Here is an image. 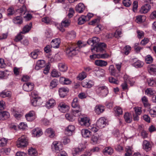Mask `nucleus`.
Wrapping results in <instances>:
<instances>
[{
  "label": "nucleus",
  "mask_w": 156,
  "mask_h": 156,
  "mask_svg": "<svg viewBox=\"0 0 156 156\" xmlns=\"http://www.w3.org/2000/svg\"><path fill=\"white\" fill-rule=\"evenodd\" d=\"M88 16V14L86 16L82 15L81 17H80L78 20V23L79 25H82L86 21L87 16Z\"/></svg>",
  "instance_id": "obj_41"
},
{
  "label": "nucleus",
  "mask_w": 156,
  "mask_h": 156,
  "mask_svg": "<svg viewBox=\"0 0 156 156\" xmlns=\"http://www.w3.org/2000/svg\"><path fill=\"white\" fill-rule=\"evenodd\" d=\"M78 98H75L72 102V106L73 108H76L78 109L73 110V114L75 116H79L82 111V108L79 105Z\"/></svg>",
  "instance_id": "obj_3"
},
{
  "label": "nucleus",
  "mask_w": 156,
  "mask_h": 156,
  "mask_svg": "<svg viewBox=\"0 0 156 156\" xmlns=\"http://www.w3.org/2000/svg\"><path fill=\"white\" fill-rule=\"evenodd\" d=\"M87 76V74L84 72H83L79 74L77 78V80H82L85 78H86Z\"/></svg>",
  "instance_id": "obj_42"
},
{
  "label": "nucleus",
  "mask_w": 156,
  "mask_h": 156,
  "mask_svg": "<svg viewBox=\"0 0 156 156\" xmlns=\"http://www.w3.org/2000/svg\"><path fill=\"white\" fill-rule=\"evenodd\" d=\"M42 21L46 24H49L51 22L50 19L48 17H45L41 19Z\"/></svg>",
  "instance_id": "obj_59"
},
{
  "label": "nucleus",
  "mask_w": 156,
  "mask_h": 156,
  "mask_svg": "<svg viewBox=\"0 0 156 156\" xmlns=\"http://www.w3.org/2000/svg\"><path fill=\"white\" fill-rule=\"evenodd\" d=\"M137 37L139 38H143L144 36V33L142 31L137 30Z\"/></svg>",
  "instance_id": "obj_62"
},
{
  "label": "nucleus",
  "mask_w": 156,
  "mask_h": 156,
  "mask_svg": "<svg viewBox=\"0 0 156 156\" xmlns=\"http://www.w3.org/2000/svg\"><path fill=\"white\" fill-rule=\"evenodd\" d=\"M66 36L68 38L71 39H73L76 37V33L73 31H69L67 33Z\"/></svg>",
  "instance_id": "obj_35"
},
{
  "label": "nucleus",
  "mask_w": 156,
  "mask_h": 156,
  "mask_svg": "<svg viewBox=\"0 0 156 156\" xmlns=\"http://www.w3.org/2000/svg\"><path fill=\"white\" fill-rule=\"evenodd\" d=\"M149 113L152 117H156V106L153 107L150 109Z\"/></svg>",
  "instance_id": "obj_47"
},
{
  "label": "nucleus",
  "mask_w": 156,
  "mask_h": 156,
  "mask_svg": "<svg viewBox=\"0 0 156 156\" xmlns=\"http://www.w3.org/2000/svg\"><path fill=\"white\" fill-rule=\"evenodd\" d=\"M103 152L105 155H111L113 152V150L111 147H107L103 149Z\"/></svg>",
  "instance_id": "obj_21"
},
{
  "label": "nucleus",
  "mask_w": 156,
  "mask_h": 156,
  "mask_svg": "<svg viewBox=\"0 0 156 156\" xmlns=\"http://www.w3.org/2000/svg\"><path fill=\"white\" fill-rule=\"evenodd\" d=\"M98 76H103L105 74V70L101 69L97 70L96 73Z\"/></svg>",
  "instance_id": "obj_43"
},
{
  "label": "nucleus",
  "mask_w": 156,
  "mask_h": 156,
  "mask_svg": "<svg viewBox=\"0 0 156 156\" xmlns=\"http://www.w3.org/2000/svg\"><path fill=\"white\" fill-rule=\"evenodd\" d=\"M28 153L31 156H37L38 154L36 150L32 147L29 149Z\"/></svg>",
  "instance_id": "obj_30"
},
{
  "label": "nucleus",
  "mask_w": 156,
  "mask_h": 156,
  "mask_svg": "<svg viewBox=\"0 0 156 156\" xmlns=\"http://www.w3.org/2000/svg\"><path fill=\"white\" fill-rule=\"evenodd\" d=\"M134 62L133 63L132 65L136 68H140L142 67L144 65V63L143 62L139 60L136 61V59H134Z\"/></svg>",
  "instance_id": "obj_26"
},
{
  "label": "nucleus",
  "mask_w": 156,
  "mask_h": 156,
  "mask_svg": "<svg viewBox=\"0 0 156 156\" xmlns=\"http://www.w3.org/2000/svg\"><path fill=\"white\" fill-rule=\"evenodd\" d=\"M11 96V92L9 91H3L0 94V96L3 98L9 97Z\"/></svg>",
  "instance_id": "obj_40"
},
{
  "label": "nucleus",
  "mask_w": 156,
  "mask_h": 156,
  "mask_svg": "<svg viewBox=\"0 0 156 156\" xmlns=\"http://www.w3.org/2000/svg\"><path fill=\"white\" fill-rule=\"evenodd\" d=\"M98 142V138L97 137L93 136L91 139V143L93 144H97Z\"/></svg>",
  "instance_id": "obj_64"
},
{
  "label": "nucleus",
  "mask_w": 156,
  "mask_h": 156,
  "mask_svg": "<svg viewBox=\"0 0 156 156\" xmlns=\"http://www.w3.org/2000/svg\"><path fill=\"white\" fill-rule=\"evenodd\" d=\"M52 150L55 153H59L63 149L62 145L61 142L54 141L52 145Z\"/></svg>",
  "instance_id": "obj_7"
},
{
  "label": "nucleus",
  "mask_w": 156,
  "mask_h": 156,
  "mask_svg": "<svg viewBox=\"0 0 156 156\" xmlns=\"http://www.w3.org/2000/svg\"><path fill=\"white\" fill-rule=\"evenodd\" d=\"M58 108L61 112L65 113L68 111L69 108L68 105L63 102H61L59 104Z\"/></svg>",
  "instance_id": "obj_9"
},
{
  "label": "nucleus",
  "mask_w": 156,
  "mask_h": 156,
  "mask_svg": "<svg viewBox=\"0 0 156 156\" xmlns=\"http://www.w3.org/2000/svg\"><path fill=\"white\" fill-rule=\"evenodd\" d=\"M87 118L83 117L81 118L80 121V123L82 126H87Z\"/></svg>",
  "instance_id": "obj_50"
},
{
  "label": "nucleus",
  "mask_w": 156,
  "mask_h": 156,
  "mask_svg": "<svg viewBox=\"0 0 156 156\" xmlns=\"http://www.w3.org/2000/svg\"><path fill=\"white\" fill-rule=\"evenodd\" d=\"M145 19V16L140 15L136 17V21L138 23H141L144 22Z\"/></svg>",
  "instance_id": "obj_37"
},
{
  "label": "nucleus",
  "mask_w": 156,
  "mask_h": 156,
  "mask_svg": "<svg viewBox=\"0 0 156 156\" xmlns=\"http://www.w3.org/2000/svg\"><path fill=\"white\" fill-rule=\"evenodd\" d=\"M32 26L31 23H30L29 24L26 25L23 28L22 31L21 32V33L22 34H25L31 30Z\"/></svg>",
  "instance_id": "obj_20"
},
{
  "label": "nucleus",
  "mask_w": 156,
  "mask_h": 156,
  "mask_svg": "<svg viewBox=\"0 0 156 156\" xmlns=\"http://www.w3.org/2000/svg\"><path fill=\"white\" fill-rule=\"evenodd\" d=\"M145 60L147 63L150 64L152 62L153 59L150 55H148L146 56Z\"/></svg>",
  "instance_id": "obj_51"
},
{
  "label": "nucleus",
  "mask_w": 156,
  "mask_h": 156,
  "mask_svg": "<svg viewBox=\"0 0 156 156\" xmlns=\"http://www.w3.org/2000/svg\"><path fill=\"white\" fill-rule=\"evenodd\" d=\"M37 64L41 68H43L45 66V61L44 60H39L37 62Z\"/></svg>",
  "instance_id": "obj_55"
},
{
  "label": "nucleus",
  "mask_w": 156,
  "mask_h": 156,
  "mask_svg": "<svg viewBox=\"0 0 156 156\" xmlns=\"http://www.w3.org/2000/svg\"><path fill=\"white\" fill-rule=\"evenodd\" d=\"M145 107L148 106L149 105L147 98L145 96L143 97L141 99Z\"/></svg>",
  "instance_id": "obj_49"
},
{
  "label": "nucleus",
  "mask_w": 156,
  "mask_h": 156,
  "mask_svg": "<svg viewBox=\"0 0 156 156\" xmlns=\"http://www.w3.org/2000/svg\"><path fill=\"white\" fill-rule=\"evenodd\" d=\"M105 107L101 105H97L95 107V112L98 114H100L103 112L105 110Z\"/></svg>",
  "instance_id": "obj_25"
},
{
  "label": "nucleus",
  "mask_w": 156,
  "mask_h": 156,
  "mask_svg": "<svg viewBox=\"0 0 156 156\" xmlns=\"http://www.w3.org/2000/svg\"><path fill=\"white\" fill-rule=\"evenodd\" d=\"M21 32L19 33L16 37L14 39V41L16 42H18L21 40L23 38V36L21 35Z\"/></svg>",
  "instance_id": "obj_52"
},
{
  "label": "nucleus",
  "mask_w": 156,
  "mask_h": 156,
  "mask_svg": "<svg viewBox=\"0 0 156 156\" xmlns=\"http://www.w3.org/2000/svg\"><path fill=\"white\" fill-rule=\"evenodd\" d=\"M126 77H127V76H125L124 77V79L125 80V82L123 83L121 85L122 87V88L124 90H126V89H127L128 88L127 87V82H126Z\"/></svg>",
  "instance_id": "obj_58"
},
{
  "label": "nucleus",
  "mask_w": 156,
  "mask_h": 156,
  "mask_svg": "<svg viewBox=\"0 0 156 156\" xmlns=\"http://www.w3.org/2000/svg\"><path fill=\"white\" fill-rule=\"evenodd\" d=\"M10 116L9 113L5 111L0 112V120H4L8 119Z\"/></svg>",
  "instance_id": "obj_18"
},
{
  "label": "nucleus",
  "mask_w": 156,
  "mask_h": 156,
  "mask_svg": "<svg viewBox=\"0 0 156 156\" xmlns=\"http://www.w3.org/2000/svg\"><path fill=\"white\" fill-rule=\"evenodd\" d=\"M151 7L149 4H146L141 7L140 12L141 13H147L151 9Z\"/></svg>",
  "instance_id": "obj_13"
},
{
  "label": "nucleus",
  "mask_w": 156,
  "mask_h": 156,
  "mask_svg": "<svg viewBox=\"0 0 156 156\" xmlns=\"http://www.w3.org/2000/svg\"><path fill=\"white\" fill-rule=\"evenodd\" d=\"M108 70L111 75L115 76H117L118 75V74L117 73L116 70L113 65L110 66Z\"/></svg>",
  "instance_id": "obj_27"
},
{
  "label": "nucleus",
  "mask_w": 156,
  "mask_h": 156,
  "mask_svg": "<svg viewBox=\"0 0 156 156\" xmlns=\"http://www.w3.org/2000/svg\"><path fill=\"white\" fill-rule=\"evenodd\" d=\"M36 113L33 111H30L25 115L26 118L28 121H33L36 119Z\"/></svg>",
  "instance_id": "obj_10"
},
{
  "label": "nucleus",
  "mask_w": 156,
  "mask_h": 156,
  "mask_svg": "<svg viewBox=\"0 0 156 156\" xmlns=\"http://www.w3.org/2000/svg\"><path fill=\"white\" fill-rule=\"evenodd\" d=\"M106 47V45L104 43H99L93 48H91L92 51L94 53L96 52H102L104 51Z\"/></svg>",
  "instance_id": "obj_8"
},
{
  "label": "nucleus",
  "mask_w": 156,
  "mask_h": 156,
  "mask_svg": "<svg viewBox=\"0 0 156 156\" xmlns=\"http://www.w3.org/2000/svg\"><path fill=\"white\" fill-rule=\"evenodd\" d=\"M17 12L20 13L21 16H22L23 17L27 18L28 20H30L32 16L30 14H28L27 12V9L26 6L23 5L21 7L17 10Z\"/></svg>",
  "instance_id": "obj_6"
},
{
  "label": "nucleus",
  "mask_w": 156,
  "mask_h": 156,
  "mask_svg": "<svg viewBox=\"0 0 156 156\" xmlns=\"http://www.w3.org/2000/svg\"><path fill=\"white\" fill-rule=\"evenodd\" d=\"M58 81L56 79H54L51 81L50 83V87L51 88H53L56 87L58 84Z\"/></svg>",
  "instance_id": "obj_45"
},
{
  "label": "nucleus",
  "mask_w": 156,
  "mask_h": 156,
  "mask_svg": "<svg viewBox=\"0 0 156 156\" xmlns=\"http://www.w3.org/2000/svg\"><path fill=\"white\" fill-rule=\"evenodd\" d=\"M97 93L102 97H106L108 93L107 87L104 86H98L96 88Z\"/></svg>",
  "instance_id": "obj_5"
},
{
  "label": "nucleus",
  "mask_w": 156,
  "mask_h": 156,
  "mask_svg": "<svg viewBox=\"0 0 156 156\" xmlns=\"http://www.w3.org/2000/svg\"><path fill=\"white\" fill-rule=\"evenodd\" d=\"M11 111L12 114L16 118L19 119L21 117L22 115L20 114V112L16 108L13 107L12 108Z\"/></svg>",
  "instance_id": "obj_19"
},
{
  "label": "nucleus",
  "mask_w": 156,
  "mask_h": 156,
  "mask_svg": "<svg viewBox=\"0 0 156 156\" xmlns=\"http://www.w3.org/2000/svg\"><path fill=\"white\" fill-rule=\"evenodd\" d=\"M75 129V126L73 125H69L66 129L65 133L66 135L68 136H71L73 132Z\"/></svg>",
  "instance_id": "obj_15"
},
{
  "label": "nucleus",
  "mask_w": 156,
  "mask_h": 156,
  "mask_svg": "<svg viewBox=\"0 0 156 156\" xmlns=\"http://www.w3.org/2000/svg\"><path fill=\"white\" fill-rule=\"evenodd\" d=\"M115 115L118 116L122 114L123 111L122 108L119 107H116L114 108Z\"/></svg>",
  "instance_id": "obj_39"
},
{
  "label": "nucleus",
  "mask_w": 156,
  "mask_h": 156,
  "mask_svg": "<svg viewBox=\"0 0 156 156\" xmlns=\"http://www.w3.org/2000/svg\"><path fill=\"white\" fill-rule=\"evenodd\" d=\"M39 53V51L38 50H34V51L31 52V56L33 59H36L37 58Z\"/></svg>",
  "instance_id": "obj_48"
},
{
  "label": "nucleus",
  "mask_w": 156,
  "mask_h": 156,
  "mask_svg": "<svg viewBox=\"0 0 156 156\" xmlns=\"http://www.w3.org/2000/svg\"><path fill=\"white\" fill-rule=\"evenodd\" d=\"M155 93V91L151 88H147L145 91V93L149 96L153 95Z\"/></svg>",
  "instance_id": "obj_29"
},
{
  "label": "nucleus",
  "mask_w": 156,
  "mask_h": 156,
  "mask_svg": "<svg viewBox=\"0 0 156 156\" xmlns=\"http://www.w3.org/2000/svg\"><path fill=\"white\" fill-rule=\"evenodd\" d=\"M60 76V73L57 70L54 69L52 70L51 73V76L53 77H57Z\"/></svg>",
  "instance_id": "obj_46"
},
{
  "label": "nucleus",
  "mask_w": 156,
  "mask_h": 156,
  "mask_svg": "<svg viewBox=\"0 0 156 156\" xmlns=\"http://www.w3.org/2000/svg\"><path fill=\"white\" fill-rule=\"evenodd\" d=\"M47 135L49 136L51 138L53 137L55 135V132L53 129L51 128H49L47 129L45 132Z\"/></svg>",
  "instance_id": "obj_32"
},
{
  "label": "nucleus",
  "mask_w": 156,
  "mask_h": 156,
  "mask_svg": "<svg viewBox=\"0 0 156 156\" xmlns=\"http://www.w3.org/2000/svg\"><path fill=\"white\" fill-rule=\"evenodd\" d=\"M94 64L97 66L102 67L106 66L108 63L107 61L102 60H97L95 61Z\"/></svg>",
  "instance_id": "obj_16"
},
{
  "label": "nucleus",
  "mask_w": 156,
  "mask_h": 156,
  "mask_svg": "<svg viewBox=\"0 0 156 156\" xmlns=\"http://www.w3.org/2000/svg\"><path fill=\"white\" fill-rule=\"evenodd\" d=\"M147 82L149 86H152L154 85L155 81L152 78H148L147 80Z\"/></svg>",
  "instance_id": "obj_53"
},
{
  "label": "nucleus",
  "mask_w": 156,
  "mask_h": 156,
  "mask_svg": "<svg viewBox=\"0 0 156 156\" xmlns=\"http://www.w3.org/2000/svg\"><path fill=\"white\" fill-rule=\"evenodd\" d=\"M82 136L84 138L88 137V130L87 129H83L81 131Z\"/></svg>",
  "instance_id": "obj_61"
},
{
  "label": "nucleus",
  "mask_w": 156,
  "mask_h": 156,
  "mask_svg": "<svg viewBox=\"0 0 156 156\" xmlns=\"http://www.w3.org/2000/svg\"><path fill=\"white\" fill-rule=\"evenodd\" d=\"M8 16H10L13 15L14 13V10L13 8L11 7L9 8L8 10Z\"/></svg>",
  "instance_id": "obj_63"
},
{
  "label": "nucleus",
  "mask_w": 156,
  "mask_h": 156,
  "mask_svg": "<svg viewBox=\"0 0 156 156\" xmlns=\"http://www.w3.org/2000/svg\"><path fill=\"white\" fill-rule=\"evenodd\" d=\"M124 117L125 121L127 123H130L131 122L132 118L131 115L129 113H126L124 115Z\"/></svg>",
  "instance_id": "obj_31"
},
{
  "label": "nucleus",
  "mask_w": 156,
  "mask_h": 156,
  "mask_svg": "<svg viewBox=\"0 0 156 156\" xmlns=\"http://www.w3.org/2000/svg\"><path fill=\"white\" fill-rule=\"evenodd\" d=\"M32 133L33 136L37 137H39L43 134L41 129L38 128L34 129L32 130Z\"/></svg>",
  "instance_id": "obj_14"
},
{
  "label": "nucleus",
  "mask_w": 156,
  "mask_h": 156,
  "mask_svg": "<svg viewBox=\"0 0 156 156\" xmlns=\"http://www.w3.org/2000/svg\"><path fill=\"white\" fill-rule=\"evenodd\" d=\"M34 87V85L33 83L27 82L24 84L23 88L25 91L29 92L33 89Z\"/></svg>",
  "instance_id": "obj_11"
},
{
  "label": "nucleus",
  "mask_w": 156,
  "mask_h": 156,
  "mask_svg": "<svg viewBox=\"0 0 156 156\" xmlns=\"http://www.w3.org/2000/svg\"><path fill=\"white\" fill-rule=\"evenodd\" d=\"M84 5L82 3H79L76 7V10L79 13H82L85 10Z\"/></svg>",
  "instance_id": "obj_22"
},
{
  "label": "nucleus",
  "mask_w": 156,
  "mask_h": 156,
  "mask_svg": "<svg viewBox=\"0 0 156 156\" xmlns=\"http://www.w3.org/2000/svg\"><path fill=\"white\" fill-rule=\"evenodd\" d=\"M143 148L146 151H148L151 149V145L150 143L146 140H144L143 142Z\"/></svg>",
  "instance_id": "obj_23"
},
{
  "label": "nucleus",
  "mask_w": 156,
  "mask_h": 156,
  "mask_svg": "<svg viewBox=\"0 0 156 156\" xmlns=\"http://www.w3.org/2000/svg\"><path fill=\"white\" fill-rule=\"evenodd\" d=\"M106 124V119L104 117H101L97 121V127H96V125L89 126V125L90 123L88 119V133L91 135L92 133H95L99 129H102L104 127Z\"/></svg>",
  "instance_id": "obj_1"
},
{
  "label": "nucleus",
  "mask_w": 156,
  "mask_h": 156,
  "mask_svg": "<svg viewBox=\"0 0 156 156\" xmlns=\"http://www.w3.org/2000/svg\"><path fill=\"white\" fill-rule=\"evenodd\" d=\"M149 72L151 74H156V65L154 64L149 65L148 66Z\"/></svg>",
  "instance_id": "obj_24"
},
{
  "label": "nucleus",
  "mask_w": 156,
  "mask_h": 156,
  "mask_svg": "<svg viewBox=\"0 0 156 156\" xmlns=\"http://www.w3.org/2000/svg\"><path fill=\"white\" fill-rule=\"evenodd\" d=\"M55 104V100L53 99H50L47 102L46 105L47 108L49 109L53 108Z\"/></svg>",
  "instance_id": "obj_28"
},
{
  "label": "nucleus",
  "mask_w": 156,
  "mask_h": 156,
  "mask_svg": "<svg viewBox=\"0 0 156 156\" xmlns=\"http://www.w3.org/2000/svg\"><path fill=\"white\" fill-rule=\"evenodd\" d=\"M10 151L9 148H5L1 150V154L3 155H7Z\"/></svg>",
  "instance_id": "obj_56"
},
{
  "label": "nucleus",
  "mask_w": 156,
  "mask_h": 156,
  "mask_svg": "<svg viewBox=\"0 0 156 156\" xmlns=\"http://www.w3.org/2000/svg\"><path fill=\"white\" fill-rule=\"evenodd\" d=\"M28 139L26 136L23 135L18 138L16 142V145L18 147H25L28 144Z\"/></svg>",
  "instance_id": "obj_4"
},
{
  "label": "nucleus",
  "mask_w": 156,
  "mask_h": 156,
  "mask_svg": "<svg viewBox=\"0 0 156 156\" xmlns=\"http://www.w3.org/2000/svg\"><path fill=\"white\" fill-rule=\"evenodd\" d=\"M58 67L59 70L62 72L66 71L67 69V67L65 64L62 63H59L58 64Z\"/></svg>",
  "instance_id": "obj_38"
},
{
  "label": "nucleus",
  "mask_w": 156,
  "mask_h": 156,
  "mask_svg": "<svg viewBox=\"0 0 156 156\" xmlns=\"http://www.w3.org/2000/svg\"><path fill=\"white\" fill-rule=\"evenodd\" d=\"M87 43L88 41H87ZM87 45V44H83L81 41H79L77 42L76 45L77 47L67 48L66 51V53L68 57L73 56L77 53L81 48L84 47Z\"/></svg>",
  "instance_id": "obj_2"
},
{
  "label": "nucleus",
  "mask_w": 156,
  "mask_h": 156,
  "mask_svg": "<svg viewBox=\"0 0 156 156\" xmlns=\"http://www.w3.org/2000/svg\"><path fill=\"white\" fill-rule=\"evenodd\" d=\"M75 116L73 114H70L69 113H67L65 115V117L66 119L70 121H73L75 119V117L76 116Z\"/></svg>",
  "instance_id": "obj_36"
},
{
  "label": "nucleus",
  "mask_w": 156,
  "mask_h": 156,
  "mask_svg": "<svg viewBox=\"0 0 156 156\" xmlns=\"http://www.w3.org/2000/svg\"><path fill=\"white\" fill-rule=\"evenodd\" d=\"M98 56V58H102L105 59L108 58L110 57V55L109 54L107 53H105L102 54H99Z\"/></svg>",
  "instance_id": "obj_54"
},
{
  "label": "nucleus",
  "mask_w": 156,
  "mask_h": 156,
  "mask_svg": "<svg viewBox=\"0 0 156 156\" xmlns=\"http://www.w3.org/2000/svg\"><path fill=\"white\" fill-rule=\"evenodd\" d=\"M60 42V39L59 38L53 39L51 42V46L54 48H58L59 46Z\"/></svg>",
  "instance_id": "obj_12"
},
{
  "label": "nucleus",
  "mask_w": 156,
  "mask_h": 156,
  "mask_svg": "<svg viewBox=\"0 0 156 156\" xmlns=\"http://www.w3.org/2000/svg\"><path fill=\"white\" fill-rule=\"evenodd\" d=\"M69 89L68 88L61 87L59 90V94L60 97L64 98L68 92Z\"/></svg>",
  "instance_id": "obj_17"
},
{
  "label": "nucleus",
  "mask_w": 156,
  "mask_h": 156,
  "mask_svg": "<svg viewBox=\"0 0 156 156\" xmlns=\"http://www.w3.org/2000/svg\"><path fill=\"white\" fill-rule=\"evenodd\" d=\"M8 140L5 138H2L0 139V146L4 147L6 145Z\"/></svg>",
  "instance_id": "obj_44"
},
{
  "label": "nucleus",
  "mask_w": 156,
  "mask_h": 156,
  "mask_svg": "<svg viewBox=\"0 0 156 156\" xmlns=\"http://www.w3.org/2000/svg\"><path fill=\"white\" fill-rule=\"evenodd\" d=\"M131 50V48L129 46L127 45L124 48V53L126 55H128Z\"/></svg>",
  "instance_id": "obj_57"
},
{
  "label": "nucleus",
  "mask_w": 156,
  "mask_h": 156,
  "mask_svg": "<svg viewBox=\"0 0 156 156\" xmlns=\"http://www.w3.org/2000/svg\"><path fill=\"white\" fill-rule=\"evenodd\" d=\"M122 3L126 7H129L131 4V2L130 0H123Z\"/></svg>",
  "instance_id": "obj_60"
},
{
  "label": "nucleus",
  "mask_w": 156,
  "mask_h": 156,
  "mask_svg": "<svg viewBox=\"0 0 156 156\" xmlns=\"http://www.w3.org/2000/svg\"><path fill=\"white\" fill-rule=\"evenodd\" d=\"M13 21L15 24H20L23 23L22 18L20 16H17L13 18Z\"/></svg>",
  "instance_id": "obj_34"
},
{
  "label": "nucleus",
  "mask_w": 156,
  "mask_h": 156,
  "mask_svg": "<svg viewBox=\"0 0 156 156\" xmlns=\"http://www.w3.org/2000/svg\"><path fill=\"white\" fill-rule=\"evenodd\" d=\"M71 23L70 20L68 19H64L62 21L61 25L62 26L65 27H67L70 25Z\"/></svg>",
  "instance_id": "obj_33"
}]
</instances>
